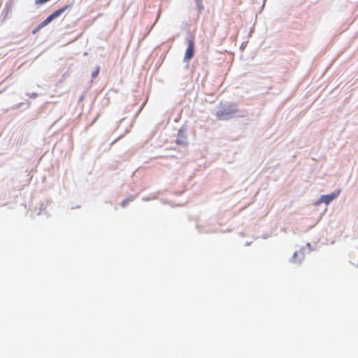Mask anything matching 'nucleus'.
Listing matches in <instances>:
<instances>
[{
  "label": "nucleus",
  "mask_w": 358,
  "mask_h": 358,
  "mask_svg": "<svg viewBox=\"0 0 358 358\" xmlns=\"http://www.w3.org/2000/svg\"><path fill=\"white\" fill-rule=\"evenodd\" d=\"M237 112L238 110L234 105L221 103L215 115L219 120H227L233 117Z\"/></svg>",
  "instance_id": "obj_1"
},
{
  "label": "nucleus",
  "mask_w": 358,
  "mask_h": 358,
  "mask_svg": "<svg viewBox=\"0 0 358 358\" xmlns=\"http://www.w3.org/2000/svg\"><path fill=\"white\" fill-rule=\"evenodd\" d=\"M70 7V5L65 6L64 7L55 10L53 13L49 15L45 20L41 22L33 31L32 33L34 34L38 32L42 27L48 25L52 20L58 17L61 15L66 9Z\"/></svg>",
  "instance_id": "obj_2"
},
{
  "label": "nucleus",
  "mask_w": 358,
  "mask_h": 358,
  "mask_svg": "<svg viewBox=\"0 0 358 358\" xmlns=\"http://www.w3.org/2000/svg\"><path fill=\"white\" fill-rule=\"evenodd\" d=\"M194 43L193 40H189L188 42V47L186 50L185 55V59L187 61L190 60L194 56Z\"/></svg>",
  "instance_id": "obj_3"
},
{
  "label": "nucleus",
  "mask_w": 358,
  "mask_h": 358,
  "mask_svg": "<svg viewBox=\"0 0 358 358\" xmlns=\"http://www.w3.org/2000/svg\"><path fill=\"white\" fill-rule=\"evenodd\" d=\"M340 190L336 192H334L331 194H328V195H322L321 196V201L326 203V204H329L331 201H332L334 199H336L340 194Z\"/></svg>",
  "instance_id": "obj_4"
},
{
  "label": "nucleus",
  "mask_w": 358,
  "mask_h": 358,
  "mask_svg": "<svg viewBox=\"0 0 358 358\" xmlns=\"http://www.w3.org/2000/svg\"><path fill=\"white\" fill-rule=\"evenodd\" d=\"M99 71H100V67L97 66L96 68V69L92 73V77L96 78L99 75Z\"/></svg>",
  "instance_id": "obj_5"
},
{
  "label": "nucleus",
  "mask_w": 358,
  "mask_h": 358,
  "mask_svg": "<svg viewBox=\"0 0 358 358\" xmlns=\"http://www.w3.org/2000/svg\"><path fill=\"white\" fill-rule=\"evenodd\" d=\"M129 199H127L125 200H124L122 202V207H125L126 205L127 204V203L129 202Z\"/></svg>",
  "instance_id": "obj_6"
},
{
  "label": "nucleus",
  "mask_w": 358,
  "mask_h": 358,
  "mask_svg": "<svg viewBox=\"0 0 358 358\" xmlns=\"http://www.w3.org/2000/svg\"><path fill=\"white\" fill-rule=\"evenodd\" d=\"M297 256H298V252H294V255H293V259H294V261L295 262H297V261H296V258L297 257Z\"/></svg>",
  "instance_id": "obj_7"
}]
</instances>
